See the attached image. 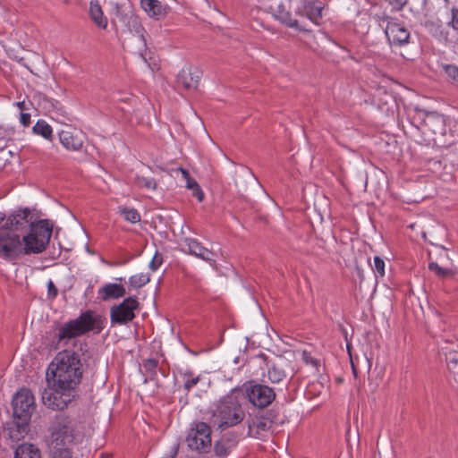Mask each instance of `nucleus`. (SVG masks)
I'll use <instances>...</instances> for the list:
<instances>
[{
	"label": "nucleus",
	"mask_w": 458,
	"mask_h": 458,
	"mask_svg": "<svg viewBox=\"0 0 458 458\" xmlns=\"http://www.w3.org/2000/svg\"><path fill=\"white\" fill-rule=\"evenodd\" d=\"M186 443L188 447L198 453H207L211 447V429L205 422H196L190 428Z\"/></svg>",
	"instance_id": "1a4fd4ad"
},
{
	"label": "nucleus",
	"mask_w": 458,
	"mask_h": 458,
	"mask_svg": "<svg viewBox=\"0 0 458 458\" xmlns=\"http://www.w3.org/2000/svg\"><path fill=\"white\" fill-rule=\"evenodd\" d=\"M139 308L136 297H128L122 303L116 305V324L131 321L135 318V310Z\"/></svg>",
	"instance_id": "a211bd4d"
},
{
	"label": "nucleus",
	"mask_w": 458,
	"mask_h": 458,
	"mask_svg": "<svg viewBox=\"0 0 458 458\" xmlns=\"http://www.w3.org/2000/svg\"><path fill=\"white\" fill-rule=\"evenodd\" d=\"M372 268L377 276L383 277L385 276V261L380 257H374Z\"/></svg>",
	"instance_id": "e433bc0d"
},
{
	"label": "nucleus",
	"mask_w": 458,
	"mask_h": 458,
	"mask_svg": "<svg viewBox=\"0 0 458 458\" xmlns=\"http://www.w3.org/2000/svg\"><path fill=\"white\" fill-rule=\"evenodd\" d=\"M110 322L111 324H114V305H113L112 307H110Z\"/></svg>",
	"instance_id": "09e8293b"
},
{
	"label": "nucleus",
	"mask_w": 458,
	"mask_h": 458,
	"mask_svg": "<svg viewBox=\"0 0 458 458\" xmlns=\"http://www.w3.org/2000/svg\"><path fill=\"white\" fill-rule=\"evenodd\" d=\"M245 413L238 397L231 394L223 397L212 411L211 423L220 429L233 427L242 421Z\"/></svg>",
	"instance_id": "7ed1b4c3"
},
{
	"label": "nucleus",
	"mask_w": 458,
	"mask_h": 458,
	"mask_svg": "<svg viewBox=\"0 0 458 458\" xmlns=\"http://www.w3.org/2000/svg\"><path fill=\"white\" fill-rule=\"evenodd\" d=\"M141 8L149 17L159 20L167 13V6L162 4L158 0H140Z\"/></svg>",
	"instance_id": "aec40b11"
},
{
	"label": "nucleus",
	"mask_w": 458,
	"mask_h": 458,
	"mask_svg": "<svg viewBox=\"0 0 458 458\" xmlns=\"http://www.w3.org/2000/svg\"><path fill=\"white\" fill-rule=\"evenodd\" d=\"M230 448V442L228 440L221 439L216 442L214 451L217 456L225 457L229 454Z\"/></svg>",
	"instance_id": "72a5a7b5"
},
{
	"label": "nucleus",
	"mask_w": 458,
	"mask_h": 458,
	"mask_svg": "<svg viewBox=\"0 0 458 458\" xmlns=\"http://www.w3.org/2000/svg\"><path fill=\"white\" fill-rule=\"evenodd\" d=\"M24 254L21 234L1 227L0 259L14 264Z\"/></svg>",
	"instance_id": "423d86ee"
},
{
	"label": "nucleus",
	"mask_w": 458,
	"mask_h": 458,
	"mask_svg": "<svg viewBox=\"0 0 458 458\" xmlns=\"http://www.w3.org/2000/svg\"><path fill=\"white\" fill-rule=\"evenodd\" d=\"M174 172L176 174H181L182 177L185 181L186 188L192 191V196L195 197L198 201H203L205 194L199 184L190 175L189 172L182 167H178Z\"/></svg>",
	"instance_id": "412c9836"
},
{
	"label": "nucleus",
	"mask_w": 458,
	"mask_h": 458,
	"mask_svg": "<svg viewBox=\"0 0 458 458\" xmlns=\"http://www.w3.org/2000/svg\"><path fill=\"white\" fill-rule=\"evenodd\" d=\"M446 364L450 370L454 371L458 368V353L449 352V354L446 356Z\"/></svg>",
	"instance_id": "ea45409f"
},
{
	"label": "nucleus",
	"mask_w": 458,
	"mask_h": 458,
	"mask_svg": "<svg viewBox=\"0 0 458 458\" xmlns=\"http://www.w3.org/2000/svg\"><path fill=\"white\" fill-rule=\"evenodd\" d=\"M448 26L458 31V9L454 7L451 9V19Z\"/></svg>",
	"instance_id": "c03bdc74"
},
{
	"label": "nucleus",
	"mask_w": 458,
	"mask_h": 458,
	"mask_svg": "<svg viewBox=\"0 0 458 458\" xmlns=\"http://www.w3.org/2000/svg\"><path fill=\"white\" fill-rule=\"evenodd\" d=\"M33 131L46 140L53 138V129L45 120H38L33 126Z\"/></svg>",
	"instance_id": "cd10ccee"
},
{
	"label": "nucleus",
	"mask_w": 458,
	"mask_h": 458,
	"mask_svg": "<svg viewBox=\"0 0 458 458\" xmlns=\"http://www.w3.org/2000/svg\"><path fill=\"white\" fill-rule=\"evenodd\" d=\"M15 458H41V454L33 445L22 444L15 450Z\"/></svg>",
	"instance_id": "393cba45"
},
{
	"label": "nucleus",
	"mask_w": 458,
	"mask_h": 458,
	"mask_svg": "<svg viewBox=\"0 0 458 458\" xmlns=\"http://www.w3.org/2000/svg\"><path fill=\"white\" fill-rule=\"evenodd\" d=\"M52 290L54 291V295H56V289H55V285H54L53 282H52V281H50V282H49V284H48V291H49V293H50Z\"/></svg>",
	"instance_id": "8fccbe9b"
},
{
	"label": "nucleus",
	"mask_w": 458,
	"mask_h": 458,
	"mask_svg": "<svg viewBox=\"0 0 458 458\" xmlns=\"http://www.w3.org/2000/svg\"><path fill=\"white\" fill-rule=\"evenodd\" d=\"M158 366V361L155 359H147L142 363V369L144 370V375L149 378L150 380L154 379L157 376V369Z\"/></svg>",
	"instance_id": "c85d7f7f"
},
{
	"label": "nucleus",
	"mask_w": 458,
	"mask_h": 458,
	"mask_svg": "<svg viewBox=\"0 0 458 458\" xmlns=\"http://www.w3.org/2000/svg\"><path fill=\"white\" fill-rule=\"evenodd\" d=\"M428 268L430 271H432L441 278H445L453 276V272L451 269L444 268L441 266H439L437 262H430L428 264Z\"/></svg>",
	"instance_id": "f704fd0d"
},
{
	"label": "nucleus",
	"mask_w": 458,
	"mask_h": 458,
	"mask_svg": "<svg viewBox=\"0 0 458 458\" xmlns=\"http://www.w3.org/2000/svg\"><path fill=\"white\" fill-rule=\"evenodd\" d=\"M13 415L19 420H30L35 409L34 396L29 389L22 388L13 399Z\"/></svg>",
	"instance_id": "ddd939ff"
},
{
	"label": "nucleus",
	"mask_w": 458,
	"mask_h": 458,
	"mask_svg": "<svg viewBox=\"0 0 458 458\" xmlns=\"http://www.w3.org/2000/svg\"><path fill=\"white\" fill-rule=\"evenodd\" d=\"M47 386L42 392L43 403L52 410H64L74 398L75 388L54 385L47 382Z\"/></svg>",
	"instance_id": "39448f33"
},
{
	"label": "nucleus",
	"mask_w": 458,
	"mask_h": 458,
	"mask_svg": "<svg viewBox=\"0 0 458 458\" xmlns=\"http://www.w3.org/2000/svg\"><path fill=\"white\" fill-rule=\"evenodd\" d=\"M100 320L93 315V312L87 310L81 313L77 318L64 323L58 328L55 335L56 344L55 349L58 350L69 344L75 345L76 338L85 333L99 327Z\"/></svg>",
	"instance_id": "f03ea898"
},
{
	"label": "nucleus",
	"mask_w": 458,
	"mask_h": 458,
	"mask_svg": "<svg viewBox=\"0 0 458 458\" xmlns=\"http://www.w3.org/2000/svg\"><path fill=\"white\" fill-rule=\"evenodd\" d=\"M163 256L158 251H156L148 264V267L153 272L157 271L163 264Z\"/></svg>",
	"instance_id": "4c0bfd02"
},
{
	"label": "nucleus",
	"mask_w": 458,
	"mask_h": 458,
	"mask_svg": "<svg viewBox=\"0 0 458 458\" xmlns=\"http://www.w3.org/2000/svg\"><path fill=\"white\" fill-rule=\"evenodd\" d=\"M302 360L307 365H310L315 369H318L319 366V360L316 358L312 357L310 352L303 351L302 352Z\"/></svg>",
	"instance_id": "79ce46f5"
},
{
	"label": "nucleus",
	"mask_w": 458,
	"mask_h": 458,
	"mask_svg": "<svg viewBox=\"0 0 458 458\" xmlns=\"http://www.w3.org/2000/svg\"><path fill=\"white\" fill-rule=\"evenodd\" d=\"M132 258H133V256L131 253H129L128 251L121 250V251H119L118 254H116V266L125 265L130 260H131Z\"/></svg>",
	"instance_id": "58836bf2"
},
{
	"label": "nucleus",
	"mask_w": 458,
	"mask_h": 458,
	"mask_svg": "<svg viewBox=\"0 0 458 458\" xmlns=\"http://www.w3.org/2000/svg\"><path fill=\"white\" fill-rule=\"evenodd\" d=\"M82 377L81 362L75 351L64 349L59 352L48 365L46 379L54 385L76 388Z\"/></svg>",
	"instance_id": "f257e3e1"
},
{
	"label": "nucleus",
	"mask_w": 458,
	"mask_h": 458,
	"mask_svg": "<svg viewBox=\"0 0 458 458\" xmlns=\"http://www.w3.org/2000/svg\"><path fill=\"white\" fill-rule=\"evenodd\" d=\"M121 215L123 216L124 220L135 224L140 221V215L135 208H121Z\"/></svg>",
	"instance_id": "473e14b6"
},
{
	"label": "nucleus",
	"mask_w": 458,
	"mask_h": 458,
	"mask_svg": "<svg viewBox=\"0 0 458 458\" xmlns=\"http://www.w3.org/2000/svg\"><path fill=\"white\" fill-rule=\"evenodd\" d=\"M296 1L297 0H271L268 8L273 16L281 23L297 30H303L302 26L292 13L293 10L296 14V5L294 4Z\"/></svg>",
	"instance_id": "9d476101"
},
{
	"label": "nucleus",
	"mask_w": 458,
	"mask_h": 458,
	"mask_svg": "<svg viewBox=\"0 0 458 458\" xmlns=\"http://www.w3.org/2000/svg\"><path fill=\"white\" fill-rule=\"evenodd\" d=\"M144 63L148 65V67L150 68V70H153V67H151V64L148 61Z\"/></svg>",
	"instance_id": "864d4df0"
},
{
	"label": "nucleus",
	"mask_w": 458,
	"mask_h": 458,
	"mask_svg": "<svg viewBox=\"0 0 458 458\" xmlns=\"http://www.w3.org/2000/svg\"><path fill=\"white\" fill-rule=\"evenodd\" d=\"M89 16L98 27L101 29L107 27V18L104 15L100 5L97 2H90Z\"/></svg>",
	"instance_id": "5701e85b"
},
{
	"label": "nucleus",
	"mask_w": 458,
	"mask_h": 458,
	"mask_svg": "<svg viewBox=\"0 0 458 458\" xmlns=\"http://www.w3.org/2000/svg\"><path fill=\"white\" fill-rule=\"evenodd\" d=\"M98 298L106 301L114 298V284H107L98 292Z\"/></svg>",
	"instance_id": "c9c22d12"
},
{
	"label": "nucleus",
	"mask_w": 458,
	"mask_h": 458,
	"mask_svg": "<svg viewBox=\"0 0 458 458\" xmlns=\"http://www.w3.org/2000/svg\"><path fill=\"white\" fill-rule=\"evenodd\" d=\"M50 447L60 449L69 446L74 439L72 421L68 417L62 414L57 415L49 428Z\"/></svg>",
	"instance_id": "0eeeda50"
},
{
	"label": "nucleus",
	"mask_w": 458,
	"mask_h": 458,
	"mask_svg": "<svg viewBox=\"0 0 458 458\" xmlns=\"http://www.w3.org/2000/svg\"><path fill=\"white\" fill-rule=\"evenodd\" d=\"M31 219L32 216L29 208H20L6 217V221L2 227L18 233L27 227L30 228V224H35Z\"/></svg>",
	"instance_id": "f3484780"
},
{
	"label": "nucleus",
	"mask_w": 458,
	"mask_h": 458,
	"mask_svg": "<svg viewBox=\"0 0 458 458\" xmlns=\"http://www.w3.org/2000/svg\"><path fill=\"white\" fill-rule=\"evenodd\" d=\"M245 394L252 405L261 409L270 405L276 398V393L272 387L256 383L245 386Z\"/></svg>",
	"instance_id": "9b49d317"
},
{
	"label": "nucleus",
	"mask_w": 458,
	"mask_h": 458,
	"mask_svg": "<svg viewBox=\"0 0 458 458\" xmlns=\"http://www.w3.org/2000/svg\"><path fill=\"white\" fill-rule=\"evenodd\" d=\"M149 280L150 276L148 273H139L130 277L129 284L132 288H140L147 284Z\"/></svg>",
	"instance_id": "7c9ffc66"
},
{
	"label": "nucleus",
	"mask_w": 458,
	"mask_h": 458,
	"mask_svg": "<svg viewBox=\"0 0 458 458\" xmlns=\"http://www.w3.org/2000/svg\"><path fill=\"white\" fill-rule=\"evenodd\" d=\"M445 72L454 81H458V66L447 64L445 66Z\"/></svg>",
	"instance_id": "37998d69"
},
{
	"label": "nucleus",
	"mask_w": 458,
	"mask_h": 458,
	"mask_svg": "<svg viewBox=\"0 0 458 458\" xmlns=\"http://www.w3.org/2000/svg\"><path fill=\"white\" fill-rule=\"evenodd\" d=\"M6 221V216L4 213L0 212V225Z\"/></svg>",
	"instance_id": "3c124183"
},
{
	"label": "nucleus",
	"mask_w": 458,
	"mask_h": 458,
	"mask_svg": "<svg viewBox=\"0 0 458 458\" xmlns=\"http://www.w3.org/2000/svg\"><path fill=\"white\" fill-rule=\"evenodd\" d=\"M125 17L128 19V22L131 23L136 33L131 34V37L127 38L126 47L130 48L133 54L138 55L143 62H147V55H148L145 39L140 34L141 26L138 18L132 13L131 10L126 13Z\"/></svg>",
	"instance_id": "f8f14e48"
},
{
	"label": "nucleus",
	"mask_w": 458,
	"mask_h": 458,
	"mask_svg": "<svg viewBox=\"0 0 458 458\" xmlns=\"http://www.w3.org/2000/svg\"><path fill=\"white\" fill-rule=\"evenodd\" d=\"M269 423L260 418H256L249 423V436L257 438H262L268 431Z\"/></svg>",
	"instance_id": "4be33fe9"
},
{
	"label": "nucleus",
	"mask_w": 458,
	"mask_h": 458,
	"mask_svg": "<svg viewBox=\"0 0 458 458\" xmlns=\"http://www.w3.org/2000/svg\"><path fill=\"white\" fill-rule=\"evenodd\" d=\"M326 391L325 386L319 381L310 382L306 387V395L309 398L318 397L323 392Z\"/></svg>",
	"instance_id": "c756f323"
},
{
	"label": "nucleus",
	"mask_w": 458,
	"mask_h": 458,
	"mask_svg": "<svg viewBox=\"0 0 458 458\" xmlns=\"http://www.w3.org/2000/svg\"><path fill=\"white\" fill-rule=\"evenodd\" d=\"M296 15L305 16L315 24H319L322 19V12L325 8L323 2L319 0H297Z\"/></svg>",
	"instance_id": "dca6fc26"
},
{
	"label": "nucleus",
	"mask_w": 458,
	"mask_h": 458,
	"mask_svg": "<svg viewBox=\"0 0 458 458\" xmlns=\"http://www.w3.org/2000/svg\"><path fill=\"white\" fill-rule=\"evenodd\" d=\"M53 458H72V453L69 446L60 447V449H53Z\"/></svg>",
	"instance_id": "a19ab883"
},
{
	"label": "nucleus",
	"mask_w": 458,
	"mask_h": 458,
	"mask_svg": "<svg viewBox=\"0 0 458 458\" xmlns=\"http://www.w3.org/2000/svg\"><path fill=\"white\" fill-rule=\"evenodd\" d=\"M52 231V225L47 220L42 219L30 224L29 232L21 235L24 256L42 253L49 243Z\"/></svg>",
	"instance_id": "20e7f679"
},
{
	"label": "nucleus",
	"mask_w": 458,
	"mask_h": 458,
	"mask_svg": "<svg viewBox=\"0 0 458 458\" xmlns=\"http://www.w3.org/2000/svg\"><path fill=\"white\" fill-rule=\"evenodd\" d=\"M29 420H19L8 428L9 437L13 441H19L28 433Z\"/></svg>",
	"instance_id": "b1692460"
},
{
	"label": "nucleus",
	"mask_w": 458,
	"mask_h": 458,
	"mask_svg": "<svg viewBox=\"0 0 458 458\" xmlns=\"http://www.w3.org/2000/svg\"><path fill=\"white\" fill-rule=\"evenodd\" d=\"M125 289L123 285L116 284V299L125 295Z\"/></svg>",
	"instance_id": "de8ad7c7"
},
{
	"label": "nucleus",
	"mask_w": 458,
	"mask_h": 458,
	"mask_svg": "<svg viewBox=\"0 0 458 458\" xmlns=\"http://www.w3.org/2000/svg\"><path fill=\"white\" fill-rule=\"evenodd\" d=\"M17 106H18V107H19L20 109H21V110H22V109L24 108V102H23V101H22V102H18V103H17Z\"/></svg>",
	"instance_id": "603ef678"
},
{
	"label": "nucleus",
	"mask_w": 458,
	"mask_h": 458,
	"mask_svg": "<svg viewBox=\"0 0 458 458\" xmlns=\"http://www.w3.org/2000/svg\"><path fill=\"white\" fill-rule=\"evenodd\" d=\"M20 122L22 125L28 126L30 123V114L28 113H21Z\"/></svg>",
	"instance_id": "49530a36"
},
{
	"label": "nucleus",
	"mask_w": 458,
	"mask_h": 458,
	"mask_svg": "<svg viewBox=\"0 0 458 458\" xmlns=\"http://www.w3.org/2000/svg\"><path fill=\"white\" fill-rule=\"evenodd\" d=\"M182 246L183 252L204 260L213 267L216 266V252L206 248L199 240L186 237L183 239Z\"/></svg>",
	"instance_id": "2eb2a0df"
},
{
	"label": "nucleus",
	"mask_w": 458,
	"mask_h": 458,
	"mask_svg": "<svg viewBox=\"0 0 458 458\" xmlns=\"http://www.w3.org/2000/svg\"><path fill=\"white\" fill-rule=\"evenodd\" d=\"M199 72L191 66L183 67L177 75L178 85L184 89H195L199 80Z\"/></svg>",
	"instance_id": "6ab92c4d"
},
{
	"label": "nucleus",
	"mask_w": 458,
	"mask_h": 458,
	"mask_svg": "<svg viewBox=\"0 0 458 458\" xmlns=\"http://www.w3.org/2000/svg\"><path fill=\"white\" fill-rule=\"evenodd\" d=\"M377 21L380 25L382 22H386L385 34L391 46L403 47L409 43L411 34L402 21L386 14L377 16Z\"/></svg>",
	"instance_id": "6e6552de"
},
{
	"label": "nucleus",
	"mask_w": 458,
	"mask_h": 458,
	"mask_svg": "<svg viewBox=\"0 0 458 458\" xmlns=\"http://www.w3.org/2000/svg\"><path fill=\"white\" fill-rule=\"evenodd\" d=\"M60 144L68 151H81L86 140V134L80 129L65 126L58 132Z\"/></svg>",
	"instance_id": "4468645a"
},
{
	"label": "nucleus",
	"mask_w": 458,
	"mask_h": 458,
	"mask_svg": "<svg viewBox=\"0 0 458 458\" xmlns=\"http://www.w3.org/2000/svg\"><path fill=\"white\" fill-rule=\"evenodd\" d=\"M182 377L183 380V388L186 393H189L194 386L198 385L200 380V377L195 375L191 370L186 369L182 372Z\"/></svg>",
	"instance_id": "bb28decb"
},
{
	"label": "nucleus",
	"mask_w": 458,
	"mask_h": 458,
	"mask_svg": "<svg viewBox=\"0 0 458 458\" xmlns=\"http://www.w3.org/2000/svg\"><path fill=\"white\" fill-rule=\"evenodd\" d=\"M394 10L400 11L407 4L408 0H386Z\"/></svg>",
	"instance_id": "a18cd8bd"
},
{
	"label": "nucleus",
	"mask_w": 458,
	"mask_h": 458,
	"mask_svg": "<svg viewBox=\"0 0 458 458\" xmlns=\"http://www.w3.org/2000/svg\"><path fill=\"white\" fill-rule=\"evenodd\" d=\"M286 377L283 367L278 364H272L267 368V378L273 384H278Z\"/></svg>",
	"instance_id": "a878e982"
},
{
	"label": "nucleus",
	"mask_w": 458,
	"mask_h": 458,
	"mask_svg": "<svg viewBox=\"0 0 458 458\" xmlns=\"http://www.w3.org/2000/svg\"><path fill=\"white\" fill-rule=\"evenodd\" d=\"M135 183L139 188L147 191H153L157 189V182L152 177L137 176Z\"/></svg>",
	"instance_id": "2f4dec72"
}]
</instances>
